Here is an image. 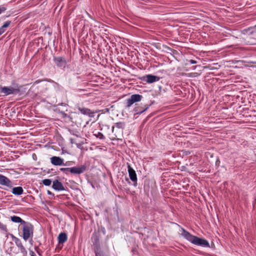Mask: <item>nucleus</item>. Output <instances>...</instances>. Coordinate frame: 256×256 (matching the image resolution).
Instances as JSON below:
<instances>
[{
    "label": "nucleus",
    "instance_id": "f257e3e1",
    "mask_svg": "<svg viewBox=\"0 0 256 256\" xmlns=\"http://www.w3.org/2000/svg\"><path fill=\"white\" fill-rule=\"evenodd\" d=\"M180 232L181 235L192 244L203 246H209V244L206 240L192 236L184 228H181Z\"/></svg>",
    "mask_w": 256,
    "mask_h": 256
},
{
    "label": "nucleus",
    "instance_id": "f03ea898",
    "mask_svg": "<svg viewBox=\"0 0 256 256\" xmlns=\"http://www.w3.org/2000/svg\"><path fill=\"white\" fill-rule=\"evenodd\" d=\"M34 234V226L30 223L25 222L23 224L22 228V238L24 240H27L29 238L32 239Z\"/></svg>",
    "mask_w": 256,
    "mask_h": 256
},
{
    "label": "nucleus",
    "instance_id": "7ed1b4c3",
    "mask_svg": "<svg viewBox=\"0 0 256 256\" xmlns=\"http://www.w3.org/2000/svg\"><path fill=\"white\" fill-rule=\"evenodd\" d=\"M20 92L18 88H13L11 86H0V93L4 94V96H8L10 94H16Z\"/></svg>",
    "mask_w": 256,
    "mask_h": 256
},
{
    "label": "nucleus",
    "instance_id": "20e7f679",
    "mask_svg": "<svg viewBox=\"0 0 256 256\" xmlns=\"http://www.w3.org/2000/svg\"><path fill=\"white\" fill-rule=\"evenodd\" d=\"M142 98V96L138 94H132L130 98L126 100V108H128L134 102L140 101Z\"/></svg>",
    "mask_w": 256,
    "mask_h": 256
},
{
    "label": "nucleus",
    "instance_id": "39448f33",
    "mask_svg": "<svg viewBox=\"0 0 256 256\" xmlns=\"http://www.w3.org/2000/svg\"><path fill=\"white\" fill-rule=\"evenodd\" d=\"M54 61L58 67L62 68L66 67L67 64L66 60L62 56L54 57Z\"/></svg>",
    "mask_w": 256,
    "mask_h": 256
},
{
    "label": "nucleus",
    "instance_id": "423d86ee",
    "mask_svg": "<svg viewBox=\"0 0 256 256\" xmlns=\"http://www.w3.org/2000/svg\"><path fill=\"white\" fill-rule=\"evenodd\" d=\"M128 174L131 180L134 182V185L136 186H137V176L135 170L128 164Z\"/></svg>",
    "mask_w": 256,
    "mask_h": 256
},
{
    "label": "nucleus",
    "instance_id": "0eeeda50",
    "mask_svg": "<svg viewBox=\"0 0 256 256\" xmlns=\"http://www.w3.org/2000/svg\"><path fill=\"white\" fill-rule=\"evenodd\" d=\"M86 170V165H82L80 167L70 168V172L74 174H80L84 172Z\"/></svg>",
    "mask_w": 256,
    "mask_h": 256
},
{
    "label": "nucleus",
    "instance_id": "6e6552de",
    "mask_svg": "<svg viewBox=\"0 0 256 256\" xmlns=\"http://www.w3.org/2000/svg\"><path fill=\"white\" fill-rule=\"evenodd\" d=\"M12 238L13 240L14 241L16 246L20 248V252L22 253L24 255H26L27 251L26 248L22 245L21 240L19 238H16L14 236H12Z\"/></svg>",
    "mask_w": 256,
    "mask_h": 256
},
{
    "label": "nucleus",
    "instance_id": "1a4fd4ad",
    "mask_svg": "<svg viewBox=\"0 0 256 256\" xmlns=\"http://www.w3.org/2000/svg\"><path fill=\"white\" fill-rule=\"evenodd\" d=\"M51 163L54 166L65 165L64 160L59 156H54L50 158Z\"/></svg>",
    "mask_w": 256,
    "mask_h": 256
},
{
    "label": "nucleus",
    "instance_id": "9d476101",
    "mask_svg": "<svg viewBox=\"0 0 256 256\" xmlns=\"http://www.w3.org/2000/svg\"><path fill=\"white\" fill-rule=\"evenodd\" d=\"M76 108L82 114L88 115L89 116H92L94 114V112H92L90 109L80 106V105H78Z\"/></svg>",
    "mask_w": 256,
    "mask_h": 256
},
{
    "label": "nucleus",
    "instance_id": "9b49d317",
    "mask_svg": "<svg viewBox=\"0 0 256 256\" xmlns=\"http://www.w3.org/2000/svg\"><path fill=\"white\" fill-rule=\"evenodd\" d=\"M52 188L58 191L65 190L64 187L62 183L57 180L53 182Z\"/></svg>",
    "mask_w": 256,
    "mask_h": 256
},
{
    "label": "nucleus",
    "instance_id": "f8f14e48",
    "mask_svg": "<svg viewBox=\"0 0 256 256\" xmlns=\"http://www.w3.org/2000/svg\"><path fill=\"white\" fill-rule=\"evenodd\" d=\"M160 78L158 76L152 74L146 75L144 78V80L148 83H152L158 81Z\"/></svg>",
    "mask_w": 256,
    "mask_h": 256
},
{
    "label": "nucleus",
    "instance_id": "ddd939ff",
    "mask_svg": "<svg viewBox=\"0 0 256 256\" xmlns=\"http://www.w3.org/2000/svg\"><path fill=\"white\" fill-rule=\"evenodd\" d=\"M0 184L8 187H11V182L6 176L0 174Z\"/></svg>",
    "mask_w": 256,
    "mask_h": 256
},
{
    "label": "nucleus",
    "instance_id": "4468645a",
    "mask_svg": "<svg viewBox=\"0 0 256 256\" xmlns=\"http://www.w3.org/2000/svg\"><path fill=\"white\" fill-rule=\"evenodd\" d=\"M58 242L59 244H62L64 243L68 240V236L66 233L61 232L58 238Z\"/></svg>",
    "mask_w": 256,
    "mask_h": 256
},
{
    "label": "nucleus",
    "instance_id": "2eb2a0df",
    "mask_svg": "<svg viewBox=\"0 0 256 256\" xmlns=\"http://www.w3.org/2000/svg\"><path fill=\"white\" fill-rule=\"evenodd\" d=\"M148 108V106H144V108H142L141 106H136L135 107L134 109V111L136 114H141L144 112H145Z\"/></svg>",
    "mask_w": 256,
    "mask_h": 256
},
{
    "label": "nucleus",
    "instance_id": "dca6fc26",
    "mask_svg": "<svg viewBox=\"0 0 256 256\" xmlns=\"http://www.w3.org/2000/svg\"><path fill=\"white\" fill-rule=\"evenodd\" d=\"M24 190L22 187L17 186L12 188V192L15 195H21L23 194Z\"/></svg>",
    "mask_w": 256,
    "mask_h": 256
},
{
    "label": "nucleus",
    "instance_id": "f3484780",
    "mask_svg": "<svg viewBox=\"0 0 256 256\" xmlns=\"http://www.w3.org/2000/svg\"><path fill=\"white\" fill-rule=\"evenodd\" d=\"M10 220L12 222L16 223H20L22 224H25L26 222L20 217L16 216H10Z\"/></svg>",
    "mask_w": 256,
    "mask_h": 256
},
{
    "label": "nucleus",
    "instance_id": "a211bd4d",
    "mask_svg": "<svg viewBox=\"0 0 256 256\" xmlns=\"http://www.w3.org/2000/svg\"><path fill=\"white\" fill-rule=\"evenodd\" d=\"M92 240L94 244L98 245L99 243V236L96 232H94L92 236Z\"/></svg>",
    "mask_w": 256,
    "mask_h": 256
},
{
    "label": "nucleus",
    "instance_id": "6ab92c4d",
    "mask_svg": "<svg viewBox=\"0 0 256 256\" xmlns=\"http://www.w3.org/2000/svg\"><path fill=\"white\" fill-rule=\"evenodd\" d=\"M11 24V21L8 20L0 28V29L2 30L4 32L6 30V28H8Z\"/></svg>",
    "mask_w": 256,
    "mask_h": 256
},
{
    "label": "nucleus",
    "instance_id": "aec40b11",
    "mask_svg": "<svg viewBox=\"0 0 256 256\" xmlns=\"http://www.w3.org/2000/svg\"><path fill=\"white\" fill-rule=\"evenodd\" d=\"M0 230L4 232V233L8 232L6 226L0 222Z\"/></svg>",
    "mask_w": 256,
    "mask_h": 256
},
{
    "label": "nucleus",
    "instance_id": "412c9836",
    "mask_svg": "<svg viewBox=\"0 0 256 256\" xmlns=\"http://www.w3.org/2000/svg\"><path fill=\"white\" fill-rule=\"evenodd\" d=\"M115 126L117 128H122L123 130L124 128L125 124L124 122H118L115 124Z\"/></svg>",
    "mask_w": 256,
    "mask_h": 256
},
{
    "label": "nucleus",
    "instance_id": "4be33fe9",
    "mask_svg": "<svg viewBox=\"0 0 256 256\" xmlns=\"http://www.w3.org/2000/svg\"><path fill=\"white\" fill-rule=\"evenodd\" d=\"M42 182L44 186H49L51 184L52 180L50 179H44L42 180Z\"/></svg>",
    "mask_w": 256,
    "mask_h": 256
},
{
    "label": "nucleus",
    "instance_id": "5701e85b",
    "mask_svg": "<svg viewBox=\"0 0 256 256\" xmlns=\"http://www.w3.org/2000/svg\"><path fill=\"white\" fill-rule=\"evenodd\" d=\"M70 140H71V142H72V144H76V146H77V147H78V148H81L82 146V144H84V142H82V143H77V142H74V140L73 139H72H72H70Z\"/></svg>",
    "mask_w": 256,
    "mask_h": 256
},
{
    "label": "nucleus",
    "instance_id": "b1692460",
    "mask_svg": "<svg viewBox=\"0 0 256 256\" xmlns=\"http://www.w3.org/2000/svg\"><path fill=\"white\" fill-rule=\"evenodd\" d=\"M60 170L68 174V172H70V168H60Z\"/></svg>",
    "mask_w": 256,
    "mask_h": 256
},
{
    "label": "nucleus",
    "instance_id": "393cba45",
    "mask_svg": "<svg viewBox=\"0 0 256 256\" xmlns=\"http://www.w3.org/2000/svg\"><path fill=\"white\" fill-rule=\"evenodd\" d=\"M96 136L97 138H100V139H104V136L103 134L100 132H98L97 134H96Z\"/></svg>",
    "mask_w": 256,
    "mask_h": 256
},
{
    "label": "nucleus",
    "instance_id": "a878e982",
    "mask_svg": "<svg viewBox=\"0 0 256 256\" xmlns=\"http://www.w3.org/2000/svg\"><path fill=\"white\" fill-rule=\"evenodd\" d=\"M6 10V7H4V6H0V14L5 12Z\"/></svg>",
    "mask_w": 256,
    "mask_h": 256
},
{
    "label": "nucleus",
    "instance_id": "bb28decb",
    "mask_svg": "<svg viewBox=\"0 0 256 256\" xmlns=\"http://www.w3.org/2000/svg\"><path fill=\"white\" fill-rule=\"evenodd\" d=\"M60 114L62 116V117L63 118H66L68 117V116L64 112H60Z\"/></svg>",
    "mask_w": 256,
    "mask_h": 256
},
{
    "label": "nucleus",
    "instance_id": "cd10ccee",
    "mask_svg": "<svg viewBox=\"0 0 256 256\" xmlns=\"http://www.w3.org/2000/svg\"><path fill=\"white\" fill-rule=\"evenodd\" d=\"M189 62H190V64H195L196 63V61L194 60H189Z\"/></svg>",
    "mask_w": 256,
    "mask_h": 256
},
{
    "label": "nucleus",
    "instance_id": "c85d7f7f",
    "mask_svg": "<svg viewBox=\"0 0 256 256\" xmlns=\"http://www.w3.org/2000/svg\"><path fill=\"white\" fill-rule=\"evenodd\" d=\"M47 194H48V195H50V196H54V194L53 193H52L50 190H48L47 191Z\"/></svg>",
    "mask_w": 256,
    "mask_h": 256
},
{
    "label": "nucleus",
    "instance_id": "c756f323",
    "mask_svg": "<svg viewBox=\"0 0 256 256\" xmlns=\"http://www.w3.org/2000/svg\"><path fill=\"white\" fill-rule=\"evenodd\" d=\"M30 256H36L34 252L33 251H32V250H31V251L30 252Z\"/></svg>",
    "mask_w": 256,
    "mask_h": 256
},
{
    "label": "nucleus",
    "instance_id": "7c9ffc66",
    "mask_svg": "<svg viewBox=\"0 0 256 256\" xmlns=\"http://www.w3.org/2000/svg\"><path fill=\"white\" fill-rule=\"evenodd\" d=\"M4 32L0 29V36H1Z\"/></svg>",
    "mask_w": 256,
    "mask_h": 256
},
{
    "label": "nucleus",
    "instance_id": "2f4dec72",
    "mask_svg": "<svg viewBox=\"0 0 256 256\" xmlns=\"http://www.w3.org/2000/svg\"><path fill=\"white\" fill-rule=\"evenodd\" d=\"M114 126H112V132H114Z\"/></svg>",
    "mask_w": 256,
    "mask_h": 256
},
{
    "label": "nucleus",
    "instance_id": "473e14b6",
    "mask_svg": "<svg viewBox=\"0 0 256 256\" xmlns=\"http://www.w3.org/2000/svg\"><path fill=\"white\" fill-rule=\"evenodd\" d=\"M96 256H100L98 253L96 254Z\"/></svg>",
    "mask_w": 256,
    "mask_h": 256
}]
</instances>
